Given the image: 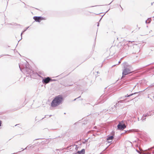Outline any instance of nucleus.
<instances>
[{
  "instance_id": "obj_4",
  "label": "nucleus",
  "mask_w": 154,
  "mask_h": 154,
  "mask_svg": "<svg viewBox=\"0 0 154 154\" xmlns=\"http://www.w3.org/2000/svg\"><path fill=\"white\" fill-rule=\"evenodd\" d=\"M117 129L119 130H123L126 128V126L125 124L119 122L117 126Z\"/></svg>"
},
{
  "instance_id": "obj_56",
  "label": "nucleus",
  "mask_w": 154,
  "mask_h": 154,
  "mask_svg": "<svg viewBox=\"0 0 154 154\" xmlns=\"http://www.w3.org/2000/svg\"><path fill=\"white\" fill-rule=\"evenodd\" d=\"M153 153H154V152Z\"/></svg>"
},
{
  "instance_id": "obj_41",
  "label": "nucleus",
  "mask_w": 154,
  "mask_h": 154,
  "mask_svg": "<svg viewBox=\"0 0 154 154\" xmlns=\"http://www.w3.org/2000/svg\"><path fill=\"white\" fill-rule=\"evenodd\" d=\"M122 98L124 99V98L123 97H121V99H122Z\"/></svg>"
},
{
  "instance_id": "obj_1",
  "label": "nucleus",
  "mask_w": 154,
  "mask_h": 154,
  "mask_svg": "<svg viewBox=\"0 0 154 154\" xmlns=\"http://www.w3.org/2000/svg\"><path fill=\"white\" fill-rule=\"evenodd\" d=\"M63 100L64 98L62 95L56 96L52 101L51 106L52 107H56L62 104Z\"/></svg>"
},
{
  "instance_id": "obj_44",
  "label": "nucleus",
  "mask_w": 154,
  "mask_h": 154,
  "mask_svg": "<svg viewBox=\"0 0 154 154\" xmlns=\"http://www.w3.org/2000/svg\"><path fill=\"white\" fill-rule=\"evenodd\" d=\"M109 9L108 10V11H107L106 13L107 12H108L109 11Z\"/></svg>"
},
{
  "instance_id": "obj_16",
  "label": "nucleus",
  "mask_w": 154,
  "mask_h": 154,
  "mask_svg": "<svg viewBox=\"0 0 154 154\" xmlns=\"http://www.w3.org/2000/svg\"><path fill=\"white\" fill-rule=\"evenodd\" d=\"M116 106L115 105L113 106L112 107H111L112 109H114V110L116 109Z\"/></svg>"
},
{
  "instance_id": "obj_46",
  "label": "nucleus",
  "mask_w": 154,
  "mask_h": 154,
  "mask_svg": "<svg viewBox=\"0 0 154 154\" xmlns=\"http://www.w3.org/2000/svg\"><path fill=\"white\" fill-rule=\"evenodd\" d=\"M104 16V15H103L102 16V17H103Z\"/></svg>"
},
{
  "instance_id": "obj_11",
  "label": "nucleus",
  "mask_w": 154,
  "mask_h": 154,
  "mask_svg": "<svg viewBox=\"0 0 154 154\" xmlns=\"http://www.w3.org/2000/svg\"><path fill=\"white\" fill-rule=\"evenodd\" d=\"M140 92V91H139V92H135L134 93H132L129 95H128V94H127V95L125 96L124 97H130L131 96L134 94H138Z\"/></svg>"
},
{
  "instance_id": "obj_36",
  "label": "nucleus",
  "mask_w": 154,
  "mask_h": 154,
  "mask_svg": "<svg viewBox=\"0 0 154 154\" xmlns=\"http://www.w3.org/2000/svg\"><path fill=\"white\" fill-rule=\"evenodd\" d=\"M99 26V23H98V24H97V26Z\"/></svg>"
},
{
  "instance_id": "obj_54",
  "label": "nucleus",
  "mask_w": 154,
  "mask_h": 154,
  "mask_svg": "<svg viewBox=\"0 0 154 154\" xmlns=\"http://www.w3.org/2000/svg\"><path fill=\"white\" fill-rule=\"evenodd\" d=\"M23 149V148H21V149Z\"/></svg>"
},
{
  "instance_id": "obj_50",
  "label": "nucleus",
  "mask_w": 154,
  "mask_h": 154,
  "mask_svg": "<svg viewBox=\"0 0 154 154\" xmlns=\"http://www.w3.org/2000/svg\"><path fill=\"white\" fill-rule=\"evenodd\" d=\"M104 16V15H103L102 16V17H103Z\"/></svg>"
},
{
  "instance_id": "obj_30",
  "label": "nucleus",
  "mask_w": 154,
  "mask_h": 154,
  "mask_svg": "<svg viewBox=\"0 0 154 154\" xmlns=\"http://www.w3.org/2000/svg\"><path fill=\"white\" fill-rule=\"evenodd\" d=\"M128 131H125V132H123V133H121V135H122V134H125L126 132H127Z\"/></svg>"
},
{
  "instance_id": "obj_29",
  "label": "nucleus",
  "mask_w": 154,
  "mask_h": 154,
  "mask_svg": "<svg viewBox=\"0 0 154 154\" xmlns=\"http://www.w3.org/2000/svg\"><path fill=\"white\" fill-rule=\"evenodd\" d=\"M2 121L0 120V127H1L2 126Z\"/></svg>"
},
{
  "instance_id": "obj_24",
  "label": "nucleus",
  "mask_w": 154,
  "mask_h": 154,
  "mask_svg": "<svg viewBox=\"0 0 154 154\" xmlns=\"http://www.w3.org/2000/svg\"><path fill=\"white\" fill-rule=\"evenodd\" d=\"M23 32H23V31L22 32V33H21V39L20 40H19V41H18V42L19 41H20L21 39H22V34H23Z\"/></svg>"
},
{
  "instance_id": "obj_37",
  "label": "nucleus",
  "mask_w": 154,
  "mask_h": 154,
  "mask_svg": "<svg viewBox=\"0 0 154 154\" xmlns=\"http://www.w3.org/2000/svg\"><path fill=\"white\" fill-rule=\"evenodd\" d=\"M154 3V2H152V3H151V5H153V3Z\"/></svg>"
},
{
  "instance_id": "obj_5",
  "label": "nucleus",
  "mask_w": 154,
  "mask_h": 154,
  "mask_svg": "<svg viewBox=\"0 0 154 154\" xmlns=\"http://www.w3.org/2000/svg\"><path fill=\"white\" fill-rule=\"evenodd\" d=\"M33 18L36 22L39 23L40 22L41 20L45 19L44 17L41 16H35Z\"/></svg>"
},
{
  "instance_id": "obj_28",
  "label": "nucleus",
  "mask_w": 154,
  "mask_h": 154,
  "mask_svg": "<svg viewBox=\"0 0 154 154\" xmlns=\"http://www.w3.org/2000/svg\"><path fill=\"white\" fill-rule=\"evenodd\" d=\"M80 97H81V96H79V97H78L76 98L75 99L73 100V101H75V100L77 99H78V98H80Z\"/></svg>"
},
{
  "instance_id": "obj_18",
  "label": "nucleus",
  "mask_w": 154,
  "mask_h": 154,
  "mask_svg": "<svg viewBox=\"0 0 154 154\" xmlns=\"http://www.w3.org/2000/svg\"><path fill=\"white\" fill-rule=\"evenodd\" d=\"M124 100H120L118 101V102L120 104V103H123Z\"/></svg>"
},
{
  "instance_id": "obj_39",
  "label": "nucleus",
  "mask_w": 154,
  "mask_h": 154,
  "mask_svg": "<svg viewBox=\"0 0 154 154\" xmlns=\"http://www.w3.org/2000/svg\"><path fill=\"white\" fill-rule=\"evenodd\" d=\"M136 85H135V86L134 87V88H133V89H134L135 88V87H136Z\"/></svg>"
},
{
  "instance_id": "obj_35",
  "label": "nucleus",
  "mask_w": 154,
  "mask_h": 154,
  "mask_svg": "<svg viewBox=\"0 0 154 154\" xmlns=\"http://www.w3.org/2000/svg\"><path fill=\"white\" fill-rule=\"evenodd\" d=\"M76 147L75 148L77 150V149L78 148V147H77V145H76Z\"/></svg>"
},
{
  "instance_id": "obj_33",
  "label": "nucleus",
  "mask_w": 154,
  "mask_h": 154,
  "mask_svg": "<svg viewBox=\"0 0 154 154\" xmlns=\"http://www.w3.org/2000/svg\"><path fill=\"white\" fill-rule=\"evenodd\" d=\"M28 148V147H27V146L24 149H27ZM23 149L22 151H23Z\"/></svg>"
},
{
  "instance_id": "obj_12",
  "label": "nucleus",
  "mask_w": 154,
  "mask_h": 154,
  "mask_svg": "<svg viewBox=\"0 0 154 154\" xmlns=\"http://www.w3.org/2000/svg\"><path fill=\"white\" fill-rule=\"evenodd\" d=\"M151 18H148L147 20H146L145 21L146 23V24L149 23L151 22Z\"/></svg>"
},
{
  "instance_id": "obj_8",
  "label": "nucleus",
  "mask_w": 154,
  "mask_h": 154,
  "mask_svg": "<svg viewBox=\"0 0 154 154\" xmlns=\"http://www.w3.org/2000/svg\"><path fill=\"white\" fill-rule=\"evenodd\" d=\"M136 151L138 153L140 154H149L150 153L149 151H147L146 150H145L144 151L145 152H140L139 151L137 150V149H136Z\"/></svg>"
},
{
  "instance_id": "obj_27",
  "label": "nucleus",
  "mask_w": 154,
  "mask_h": 154,
  "mask_svg": "<svg viewBox=\"0 0 154 154\" xmlns=\"http://www.w3.org/2000/svg\"><path fill=\"white\" fill-rule=\"evenodd\" d=\"M72 85H65V87L70 86H71Z\"/></svg>"
},
{
  "instance_id": "obj_7",
  "label": "nucleus",
  "mask_w": 154,
  "mask_h": 154,
  "mask_svg": "<svg viewBox=\"0 0 154 154\" xmlns=\"http://www.w3.org/2000/svg\"><path fill=\"white\" fill-rule=\"evenodd\" d=\"M108 95H105V96H103L102 95L100 98V100L103 99L102 101H101L100 102H98V103H103L105 101H106L108 99Z\"/></svg>"
},
{
  "instance_id": "obj_19",
  "label": "nucleus",
  "mask_w": 154,
  "mask_h": 154,
  "mask_svg": "<svg viewBox=\"0 0 154 154\" xmlns=\"http://www.w3.org/2000/svg\"><path fill=\"white\" fill-rule=\"evenodd\" d=\"M143 115H144V116H145V117H148L149 116V115H148V114H147V113H145V114H143Z\"/></svg>"
},
{
  "instance_id": "obj_3",
  "label": "nucleus",
  "mask_w": 154,
  "mask_h": 154,
  "mask_svg": "<svg viewBox=\"0 0 154 154\" xmlns=\"http://www.w3.org/2000/svg\"><path fill=\"white\" fill-rule=\"evenodd\" d=\"M131 73V71L130 70V69L125 67H124V68L122 71V79L125 77L126 75H128Z\"/></svg>"
},
{
  "instance_id": "obj_38",
  "label": "nucleus",
  "mask_w": 154,
  "mask_h": 154,
  "mask_svg": "<svg viewBox=\"0 0 154 154\" xmlns=\"http://www.w3.org/2000/svg\"><path fill=\"white\" fill-rule=\"evenodd\" d=\"M114 0H113L109 5L111 3H112V2Z\"/></svg>"
},
{
  "instance_id": "obj_26",
  "label": "nucleus",
  "mask_w": 154,
  "mask_h": 154,
  "mask_svg": "<svg viewBox=\"0 0 154 154\" xmlns=\"http://www.w3.org/2000/svg\"><path fill=\"white\" fill-rule=\"evenodd\" d=\"M119 103L118 102V103H116L115 105L116 106H119Z\"/></svg>"
},
{
  "instance_id": "obj_20",
  "label": "nucleus",
  "mask_w": 154,
  "mask_h": 154,
  "mask_svg": "<svg viewBox=\"0 0 154 154\" xmlns=\"http://www.w3.org/2000/svg\"><path fill=\"white\" fill-rule=\"evenodd\" d=\"M27 147H28V149H29L30 148H32L33 147V146H30V145H28V146H27Z\"/></svg>"
},
{
  "instance_id": "obj_6",
  "label": "nucleus",
  "mask_w": 154,
  "mask_h": 154,
  "mask_svg": "<svg viewBox=\"0 0 154 154\" xmlns=\"http://www.w3.org/2000/svg\"><path fill=\"white\" fill-rule=\"evenodd\" d=\"M51 78L50 77H44L42 80V82L44 84H47L50 82Z\"/></svg>"
},
{
  "instance_id": "obj_34",
  "label": "nucleus",
  "mask_w": 154,
  "mask_h": 154,
  "mask_svg": "<svg viewBox=\"0 0 154 154\" xmlns=\"http://www.w3.org/2000/svg\"><path fill=\"white\" fill-rule=\"evenodd\" d=\"M133 142H135V143H137V141L136 140H134V141H133Z\"/></svg>"
},
{
  "instance_id": "obj_15",
  "label": "nucleus",
  "mask_w": 154,
  "mask_h": 154,
  "mask_svg": "<svg viewBox=\"0 0 154 154\" xmlns=\"http://www.w3.org/2000/svg\"><path fill=\"white\" fill-rule=\"evenodd\" d=\"M96 36H97V35H96V37H95V40H94V43L93 45V47H94L95 46V45L96 39Z\"/></svg>"
},
{
  "instance_id": "obj_42",
  "label": "nucleus",
  "mask_w": 154,
  "mask_h": 154,
  "mask_svg": "<svg viewBox=\"0 0 154 154\" xmlns=\"http://www.w3.org/2000/svg\"><path fill=\"white\" fill-rule=\"evenodd\" d=\"M52 116L51 115H50L49 116V117H51Z\"/></svg>"
},
{
  "instance_id": "obj_31",
  "label": "nucleus",
  "mask_w": 154,
  "mask_h": 154,
  "mask_svg": "<svg viewBox=\"0 0 154 154\" xmlns=\"http://www.w3.org/2000/svg\"><path fill=\"white\" fill-rule=\"evenodd\" d=\"M88 140H85V142H83V143H85V142H86Z\"/></svg>"
},
{
  "instance_id": "obj_22",
  "label": "nucleus",
  "mask_w": 154,
  "mask_h": 154,
  "mask_svg": "<svg viewBox=\"0 0 154 154\" xmlns=\"http://www.w3.org/2000/svg\"><path fill=\"white\" fill-rule=\"evenodd\" d=\"M29 28V26L26 27L25 29H24L23 31V32H25L26 30Z\"/></svg>"
},
{
  "instance_id": "obj_23",
  "label": "nucleus",
  "mask_w": 154,
  "mask_h": 154,
  "mask_svg": "<svg viewBox=\"0 0 154 154\" xmlns=\"http://www.w3.org/2000/svg\"><path fill=\"white\" fill-rule=\"evenodd\" d=\"M121 62V60H120L119 62V63H118V64H117V65H118V64H119ZM116 65H113L112 66V67H114L115 66H116Z\"/></svg>"
},
{
  "instance_id": "obj_45",
  "label": "nucleus",
  "mask_w": 154,
  "mask_h": 154,
  "mask_svg": "<svg viewBox=\"0 0 154 154\" xmlns=\"http://www.w3.org/2000/svg\"><path fill=\"white\" fill-rule=\"evenodd\" d=\"M102 18V17L100 18V20H101V19Z\"/></svg>"
},
{
  "instance_id": "obj_13",
  "label": "nucleus",
  "mask_w": 154,
  "mask_h": 154,
  "mask_svg": "<svg viewBox=\"0 0 154 154\" xmlns=\"http://www.w3.org/2000/svg\"><path fill=\"white\" fill-rule=\"evenodd\" d=\"M146 117L144 116V115H143L142 117L141 118L140 120H142L143 122H144L146 121Z\"/></svg>"
},
{
  "instance_id": "obj_21",
  "label": "nucleus",
  "mask_w": 154,
  "mask_h": 154,
  "mask_svg": "<svg viewBox=\"0 0 154 154\" xmlns=\"http://www.w3.org/2000/svg\"><path fill=\"white\" fill-rule=\"evenodd\" d=\"M51 81H50V82H52V81H56V79H52L51 78Z\"/></svg>"
},
{
  "instance_id": "obj_17",
  "label": "nucleus",
  "mask_w": 154,
  "mask_h": 154,
  "mask_svg": "<svg viewBox=\"0 0 154 154\" xmlns=\"http://www.w3.org/2000/svg\"><path fill=\"white\" fill-rule=\"evenodd\" d=\"M154 86V84H151V85H150L149 86V87H148L146 89L149 88H151V87H153Z\"/></svg>"
},
{
  "instance_id": "obj_2",
  "label": "nucleus",
  "mask_w": 154,
  "mask_h": 154,
  "mask_svg": "<svg viewBox=\"0 0 154 154\" xmlns=\"http://www.w3.org/2000/svg\"><path fill=\"white\" fill-rule=\"evenodd\" d=\"M28 63L27 62L24 65L23 68L22 69L20 67V65H19L20 70L24 74H28L27 76H29V75L31 77L32 75L33 74V71L30 68L28 67Z\"/></svg>"
},
{
  "instance_id": "obj_52",
  "label": "nucleus",
  "mask_w": 154,
  "mask_h": 154,
  "mask_svg": "<svg viewBox=\"0 0 154 154\" xmlns=\"http://www.w3.org/2000/svg\"><path fill=\"white\" fill-rule=\"evenodd\" d=\"M107 58V60H108V58L107 57V58Z\"/></svg>"
},
{
  "instance_id": "obj_53",
  "label": "nucleus",
  "mask_w": 154,
  "mask_h": 154,
  "mask_svg": "<svg viewBox=\"0 0 154 154\" xmlns=\"http://www.w3.org/2000/svg\"><path fill=\"white\" fill-rule=\"evenodd\" d=\"M64 114H66V113H64Z\"/></svg>"
},
{
  "instance_id": "obj_55",
  "label": "nucleus",
  "mask_w": 154,
  "mask_h": 154,
  "mask_svg": "<svg viewBox=\"0 0 154 154\" xmlns=\"http://www.w3.org/2000/svg\"><path fill=\"white\" fill-rule=\"evenodd\" d=\"M153 18H154V17H153Z\"/></svg>"
},
{
  "instance_id": "obj_10",
  "label": "nucleus",
  "mask_w": 154,
  "mask_h": 154,
  "mask_svg": "<svg viewBox=\"0 0 154 154\" xmlns=\"http://www.w3.org/2000/svg\"><path fill=\"white\" fill-rule=\"evenodd\" d=\"M114 136L113 135L108 136V137L107 138V140L108 141V143H110L112 141V140H112Z\"/></svg>"
},
{
  "instance_id": "obj_14",
  "label": "nucleus",
  "mask_w": 154,
  "mask_h": 154,
  "mask_svg": "<svg viewBox=\"0 0 154 154\" xmlns=\"http://www.w3.org/2000/svg\"><path fill=\"white\" fill-rule=\"evenodd\" d=\"M152 110H151L150 111H149L148 112H147V113L148 114L149 116H151L152 115H154V112H153V114H152V113H151V112H152Z\"/></svg>"
},
{
  "instance_id": "obj_48",
  "label": "nucleus",
  "mask_w": 154,
  "mask_h": 154,
  "mask_svg": "<svg viewBox=\"0 0 154 154\" xmlns=\"http://www.w3.org/2000/svg\"><path fill=\"white\" fill-rule=\"evenodd\" d=\"M104 16V15H103L102 16V17H103Z\"/></svg>"
},
{
  "instance_id": "obj_47",
  "label": "nucleus",
  "mask_w": 154,
  "mask_h": 154,
  "mask_svg": "<svg viewBox=\"0 0 154 154\" xmlns=\"http://www.w3.org/2000/svg\"><path fill=\"white\" fill-rule=\"evenodd\" d=\"M104 16V15H103L102 16V17H103Z\"/></svg>"
},
{
  "instance_id": "obj_32",
  "label": "nucleus",
  "mask_w": 154,
  "mask_h": 154,
  "mask_svg": "<svg viewBox=\"0 0 154 154\" xmlns=\"http://www.w3.org/2000/svg\"><path fill=\"white\" fill-rule=\"evenodd\" d=\"M42 139V138H38V139H35V140H38L39 139Z\"/></svg>"
},
{
  "instance_id": "obj_9",
  "label": "nucleus",
  "mask_w": 154,
  "mask_h": 154,
  "mask_svg": "<svg viewBox=\"0 0 154 154\" xmlns=\"http://www.w3.org/2000/svg\"><path fill=\"white\" fill-rule=\"evenodd\" d=\"M85 150L84 149H82L81 151H78L75 153L74 154H85Z\"/></svg>"
},
{
  "instance_id": "obj_25",
  "label": "nucleus",
  "mask_w": 154,
  "mask_h": 154,
  "mask_svg": "<svg viewBox=\"0 0 154 154\" xmlns=\"http://www.w3.org/2000/svg\"><path fill=\"white\" fill-rule=\"evenodd\" d=\"M5 55H3V54H2L1 55H0V58L1 57H2L4 56H5Z\"/></svg>"
},
{
  "instance_id": "obj_51",
  "label": "nucleus",
  "mask_w": 154,
  "mask_h": 154,
  "mask_svg": "<svg viewBox=\"0 0 154 154\" xmlns=\"http://www.w3.org/2000/svg\"><path fill=\"white\" fill-rule=\"evenodd\" d=\"M139 118H138V120H139Z\"/></svg>"
},
{
  "instance_id": "obj_40",
  "label": "nucleus",
  "mask_w": 154,
  "mask_h": 154,
  "mask_svg": "<svg viewBox=\"0 0 154 154\" xmlns=\"http://www.w3.org/2000/svg\"><path fill=\"white\" fill-rule=\"evenodd\" d=\"M45 117H44V118H42L41 120L43 119H44V118H45Z\"/></svg>"
},
{
  "instance_id": "obj_43",
  "label": "nucleus",
  "mask_w": 154,
  "mask_h": 154,
  "mask_svg": "<svg viewBox=\"0 0 154 154\" xmlns=\"http://www.w3.org/2000/svg\"><path fill=\"white\" fill-rule=\"evenodd\" d=\"M19 125V124H16V125H15V126H17V125Z\"/></svg>"
},
{
  "instance_id": "obj_49",
  "label": "nucleus",
  "mask_w": 154,
  "mask_h": 154,
  "mask_svg": "<svg viewBox=\"0 0 154 154\" xmlns=\"http://www.w3.org/2000/svg\"><path fill=\"white\" fill-rule=\"evenodd\" d=\"M104 16V15H103L102 16V17H103Z\"/></svg>"
}]
</instances>
